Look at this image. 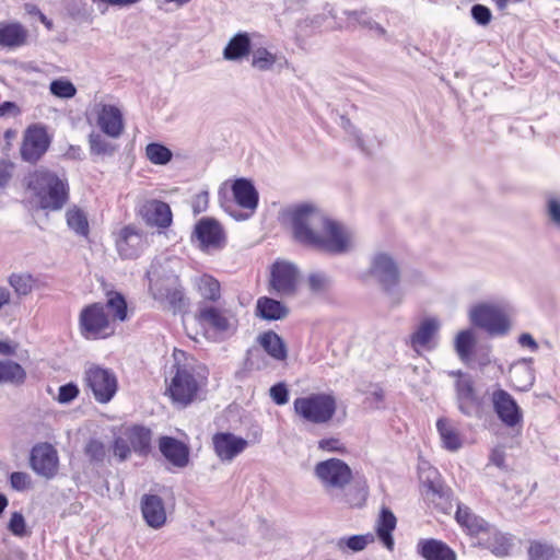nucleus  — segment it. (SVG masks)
Here are the masks:
<instances>
[{
    "label": "nucleus",
    "mask_w": 560,
    "mask_h": 560,
    "mask_svg": "<svg viewBox=\"0 0 560 560\" xmlns=\"http://www.w3.org/2000/svg\"><path fill=\"white\" fill-rule=\"evenodd\" d=\"M284 218L294 238L308 247L332 255H341L354 246L353 233L343 224L329 219L316 205L302 202L288 207Z\"/></svg>",
    "instance_id": "nucleus-1"
},
{
    "label": "nucleus",
    "mask_w": 560,
    "mask_h": 560,
    "mask_svg": "<svg viewBox=\"0 0 560 560\" xmlns=\"http://www.w3.org/2000/svg\"><path fill=\"white\" fill-rule=\"evenodd\" d=\"M314 476L324 492L332 500L345 502L349 506H361L365 500V491L359 490L354 498H346L345 493L352 480V470L339 458L318 462L314 466Z\"/></svg>",
    "instance_id": "nucleus-2"
},
{
    "label": "nucleus",
    "mask_w": 560,
    "mask_h": 560,
    "mask_svg": "<svg viewBox=\"0 0 560 560\" xmlns=\"http://www.w3.org/2000/svg\"><path fill=\"white\" fill-rule=\"evenodd\" d=\"M26 186L38 199L43 209L60 210L69 198L67 178L46 168L30 173L26 177Z\"/></svg>",
    "instance_id": "nucleus-3"
},
{
    "label": "nucleus",
    "mask_w": 560,
    "mask_h": 560,
    "mask_svg": "<svg viewBox=\"0 0 560 560\" xmlns=\"http://www.w3.org/2000/svg\"><path fill=\"white\" fill-rule=\"evenodd\" d=\"M370 275L380 284L390 306H398L405 298V289L400 285V270L394 257L386 252H377L371 257Z\"/></svg>",
    "instance_id": "nucleus-4"
},
{
    "label": "nucleus",
    "mask_w": 560,
    "mask_h": 560,
    "mask_svg": "<svg viewBox=\"0 0 560 560\" xmlns=\"http://www.w3.org/2000/svg\"><path fill=\"white\" fill-rule=\"evenodd\" d=\"M202 371L203 369L194 362L176 365L175 374L167 387L174 402L187 406L195 399L199 387L206 380Z\"/></svg>",
    "instance_id": "nucleus-5"
},
{
    "label": "nucleus",
    "mask_w": 560,
    "mask_h": 560,
    "mask_svg": "<svg viewBox=\"0 0 560 560\" xmlns=\"http://www.w3.org/2000/svg\"><path fill=\"white\" fill-rule=\"evenodd\" d=\"M293 409L295 415L305 422L326 424L335 416L337 402L329 394L315 393L295 398Z\"/></svg>",
    "instance_id": "nucleus-6"
},
{
    "label": "nucleus",
    "mask_w": 560,
    "mask_h": 560,
    "mask_svg": "<svg viewBox=\"0 0 560 560\" xmlns=\"http://www.w3.org/2000/svg\"><path fill=\"white\" fill-rule=\"evenodd\" d=\"M79 327L88 340L105 339L115 332V325L102 303H93L81 311Z\"/></svg>",
    "instance_id": "nucleus-7"
},
{
    "label": "nucleus",
    "mask_w": 560,
    "mask_h": 560,
    "mask_svg": "<svg viewBox=\"0 0 560 560\" xmlns=\"http://www.w3.org/2000/svg\"><path fill=\"white\" fill-rule=\"evenodd\" d=\"M83 381L100 404L109 402L117 393L118 381L115 373L106 368L91 363L85 368Z\"/></svg>",
    "instance_id": "nucleus-8"
},
{
    "label": "nucleus",
    "mask_w": 560,
    "mask_h": 560,
    "mask_svg": "<svg viewBox=\"0 0 560 560\" xmlns=\"http://www.w3.org/2000/svg\"><path fill=\"white\" fill-rule=\"evenodd\" d=\"M472 325L482 328L491 336H503L510 330V320L502 307L495 304L481 303L469 311Z\"/></svg>",
    "instance_id": "nucleus-9"
},
{
    "label": "nucleus",
    "mask_w": 560,
    "mask_h": 560,
    "mask_svg": "<svg viewBox=\"0 0 560 560\" xmlns=\"http://www.w3.org/2000/svg\"><path fill=\"white\" fill-rule=\"evenodd\" d=\"M492 408L502 424L512 430H521L524 423V413L514 397L501 387H497L490 395Z\"/></svg>",
    "instance_id": "nucleus-10"
},
{
    "label": "nucleus",
    "mask_w": 560,
    "mask_h": 560,
    "mask_svg": "<svg viewBox=\"0 0 560 560\" xmlns=\"http://www.w3.org/2000/svg\"><path fill=\"white\" fill-rule=\"evenodd\" d=\"M232 192L236 205L245 210H249V213L243 214L234 212L232 210L233 205L220 197L221 206L236 220L248 219L256 210L259 199L258 192L253 183L246 178H238L232 185Z\"/></svg>",
    "instance_id": "nucleus-11"
},
{
    "label": "nucleus",
    "mask_w": 560,
    "mask_h": 560,
    "mask_svg": "<svg viewBox=\"0 0 560 560\" xmlns=\"http://www.w3.org/2000/svg\"><path fill=\"white\" fill-rule=\"evenodd\" d=\"M50 138L46 127L33 124L26 128L20 148L21 158L25 162L36 163L48 150Z\"/></svg>",
    "instance_id": "nucleus-12"
},
{
    "label": "nucleus",
    "mask_w": 560,
    "mask_h": 560,
    "mask_svg": "<svg viewBox=\"0 0 560 560\" xmlns=\"http://www.w3.org/2000/svg\"><path fill=\"white\" fill-rule=\"evenodd\" d=\"M298 267L287 260H277L270 269L269 284L280 295H291L296 291L299 282Z\"/></svg>",
    "instance_id": "nucleus-13"
},
{
    "label": "nucleus",
    "mask_w": 560,
    "mask_h": 560,
    "mask_svg": "<svg viewBox=\"0 0 560 560\" xmlns=\"http://www.w3.org/2000/svg\"><path fill=\"white\" fill-rule=\"evenodd\" d=\"M30 464L38 476L51 479L59 468L58 452L49 443H38L31 451Z\"/></svg>",
    "instance_id": "nucleus-14"
},
{
    "label": "nucleus",
    "mask_w": 560,
    "mask_h": 560,
    "mask_svg": "<svg viewBox=\"0 0 560 560\" xmlns=\"http://www.w3.org/2000/svg\"><path fill=\"white\" fill-rule=\"evenodd\" d=\"M439 330L440 322L436 318H424L406 340V345L419 355L425 351H431L436 347Z\"/></svg>",
    "instance_id": "nucleus-15"
},
{
    "label": "nucleus",
    "mask_w": 560,
    "mask_h": 560,
    "mask_svg": "<svg viewBox=\"0 0 560 560\" xmlns=\"http://www.w3.org/2000/svg\"><path fill=\"white\" fill-rule=\"evenodd\" d=\"M149 245L148 237L132 225L122 228L116 237V248L124 259H135Z\"/></svg>",
    "instance_id": "nucleus-16"
},
{
    "label": "nucleus",
    "mask_w": 560,
    "mask_h": 560,
    "mask_svg": "<svg viewBox=\"0 0 560 560\" xmlns=\"http://www.w3.org/2000/svg\"><path fill=\"white\" fill-rule=\"evenodd\" d=\"M199 246L203 252L212 253L220 250L225 245V235L220 223L213 219H202L194 232Z\"/></svg>",
    "instance_id": "nucleus-17"
},
{
    "label": "nucleus",
    "mask_w": 560,
    "mask_h": 560,
    "mask_svg": "<svg viewBox=\"0 0 560 560\" xmlns=\"http://www.w3.org/2000/svg\"><path fill=\"white\" fill-rule=\"evenodd\" d=\"M96 124L100 129L110 138H118L124 131L121 110L110 104H97L94 107Z\"/></svg>",
    "instance_id": "nucleus-18"
},
{
    "label": "nucleus",
    "mask_w": 560,
    "mask_h": 560,
    "mask_svg": "<svg viewBox=\"0 0 560 560\" xmlns=\"http://www.w3.org/2000/svg\"><path fill=\"white\" fill-rule=\"evenodd\" d=\"M142 517L147 525L160 529L166 524V509L164 501L156 494H143L140 501Z\"/></svg>",
    "instance_id": "nucleus-19"
},
{
    "label": "nucleus",
    "mask_w": 560,
    "mask_h": 560,
    "mask_svg": "<svg viewBox=\"0 0 560 560\" xmlns=\"http://www.w3.org/2000/svg\"><path fill=\"white\" fill-rule=\"evenodd\" d=\"M217 456L222 462H232L247 446V441L232 433H217L212 438Z\"/></svg>",
    "instance_id": "nucleus-20"
},
{
    "label": "nucleus",
    "mask_w": 560,
    "mask_h": 560,
    "mask_svg": "<svg viewBox=\"0 0 560 560\" xmlns=\"http://www.w3.org/2000/svg\"><path fill=\"white\" fill-rule=\"evenodd\" d=\"M198 319L202 325L210 326L218 331H230L235 327L233 315L226 310L214 306H201Z\"/></svg>",
    "instance_id": "nucleus-21"
},
{
    "label": "nucleus",
    "mask_w": 560,
    "mask_h": 560,
    "mask_svg": "<svg viewBox=\"0 0 560 560\" xmlns=\"http://www.w3.org/2000/svg\"><path fill=\"white\" fill-rule=\"evenodd\" d=\"M143 220L153 226L167 228L172 223V211L167 203L160 200H148L140 209Z\"/></svg>",
    "instance_id": "nucleus-22"
},
{
    "label": "nucleus",
    "mask_w": 560,
    "mask_h": 560,
    "mask_svg": "<svg viewBox=\"0 0 560 560\" xmlns=\"http://www.w3.org/2000/svg\"><path fill=\"white\" fill-rule=\"evenodd\" d=\"M159 447L163 456L174 466L184 468L189 462V448L183 442L171 438L162 436Z\"/></svg>",
    "instance_id": "nucleus-23"
},
{
    "label": "nucleus",
    "mask_w": 560,
    "mask_h": 560,
    "mask_svg": "<svg viewBox=\"0 0 560 560\" xmlns=\"http://www.w3.org/2000/svg\"><path fill=\"white\" fill-rule=\"evenodd\" d=\"M340 127L346 131L355 145L366 154H372L382 144V141L376 136L363 133L346 116L340 117Z\"/></svg>",
    "instance_id": "nucleus-24"
},
{
    "label": "nucleus",
    "mask_w": 560,
    "mask_h": 560,
    "mask_svg": "<svg viewBox=\"0 0 560 560\" xmlns=\"http://www.w3.org/2000/svg\"><path fill=\"white\" fill-rule=\"evenodd\" d=\"M397 518L388 508H382L375 521V535L383 546L392 551L395 546L393 532L396 528Z\"/></svg>",
    "instance_id": "nucleus-25"
},
{
    "label": "nucleus",
    "mask_w": 560,
    "mask_h": 560,
    "mask_svg": "<svg viewBox=\"0 0 560 560\" xmlns=\"http://www.w3.org/2000/svg\"><path fill=\"white\" fill-rule=\"evenodd\" d=\"M532 359H523L515 362L510 369V381L514 389L520 392L529 390L535 382V374L532 368Z\"/></svg>",
    "instance_id": "nucleus-26"
},
{
    "label": "nucleus",
    "mask_w": 560,
    "mask_h": 560,
    "mask_svg": "<svg viewBox=\"0 0 560 560\" xmlns=\"http://www.w3.org/2000/svg\"><path fill=\"white\" fill-rule=\"evenodd\" d=\"M27 30L18 22L0 23V47L15 49L25 45L27 40Z\"/></svg>",
    "instance_id": "nucleus-27"
},
{
    "label": "nucleus",
    "mask_w": 560,
    "mask_h": 560,
    "mask_svg": "<svg viewBox=\"0 0 560 560\" xmlns=\"http://www.w3.org/2000/svg\"><path fill=\"white\" fill-rule=\"evenodd\" d=\"M418 550L425 560H456L455 552L441 540L422 539L418 542Z\"/></svg>",
    "instance_id": "nucleus-28"
},
{
    "label": "nucleus",
    "mask_w": 560,
    "mask_h": 560,
    "mask_svg": "<svg viewBox=\"0 0 560 560\" xmlns=\"http://www.w3.org/2000/svg\"><path fill=\"white\" fill-rule=\"evenodd\" d=\"M250 52V37L245 32L235 34L223 49V58L229 61H237L247 57Z\"/></svg>",
    "instance_id": "nucleus-29"
},
{
    "label": "nucleus",
    "mask_w": 560,
    "mask_h": 560,
    "mask_svg": "<svg viewBox=\"0 0 560 560\" xmlns=\"http://www.w3.org/2000/svg\"><path fill=\"white\" fill-rule=\"evenodd\" d=\"M289 313L288 307L275 299L261 296L256 303V315L266 320H279Z\"/></svg>",
    "instance_id": "nucleus-30"
},
{
    "label": "nucleus",
    "mask_w": 560,
    "mask_h": 560,
    "mask_svg": "<svg viewBox=\"0 0 560 560\" xmlns=\"http://www.w3.org/2000/svg\"><path fill=\"white\" fill-rule=\"evenodd\" d=\"M455 517L458 524L470 535H478L489 529V524L483 518L474 514L470 509L465 505L457 506Z\"/></svg>",
    "instance_id": "nucleus-31"
},
{
    "label": "nucleus",
    "mask_w": 560,
    "mask_h": 560,
    "mask_svg": "<svg viewBox=\"0 0 560 560\" xmlns=\"http://www.w3.org/2000/svg\"><path fill=\"white\" fill-rule=\"evenodd\" d=\"M436 429L444 448L455 452L462 447L463 443L458 430L448 419L440 418L436 421Z\"/></svg>",
    "instance_id": "nucleus-32"
},
{
    "label": "nucleus",
    "mask_w": 560,
    "mask_h": 560,
    "mask_svg": "<svg viewBox=\"0 0 560 560\" xmlns=\"http://www.w3.org/2000/svg\"><path fill=\"white\" fill-rule=\"evenodd\" d=\"M132 450L139 454H147L151 446V430L142 425H133L126 430Z\"/></svg>",
    "instance_id": "nucleus-33"
},
{
    "label": "nucleus",
    "mask_w": 560,
    "mask_h": 560,
    "mask_svg": "<svg viewBox=\"0 0 560 560\" xmlns=\"http://www.w3.org/2000/svg\"><path fill=\"white\" fill-rule=\"evenodd\" d=\"M259 345L273 359L282 361L287 358V347L281 337L275 331H267L259 336Z\"/></svg>",
    "instance_id": "nucleus-34"
},
{
    "label": "nucleus",
    "mask_w": 560,
    "mask_h": 560,
    "mask_svg": "<svg viewBox=\"0 0 560 560\" xmlns=\"http://www.w3.org/2000/svg\"><path fill=\"white\" fill-rule=\"evenodd\" d=\"M171 291L168 293L158 292L156 300L166 303L174 312L180 311L185 307V296L183 288L178 278L171 279Z\"/></svg>",
    "instance_id": "nucleus-35"
},
{
    "label": "nucleus",
    "mask_w": 560,
    "mask_h": 560,
    "mask_svg": "<svg viewBox=\"0 0 560 560\" xmlns=\"http://www.w3.org/2000/svg\"><path fill=\"white\" fill-rule=\"evenodd\" d=\"M37 280L28 272H12L8 283L19 298L30 295L36 287Z\"/></svg>",
    "instance_id": "nucleus-36"
},
{
    "label": "nucleus",
    "mask_w": 560,
    "mask_h": 560,
    "mask_svg": "<svg viewBox=\"0 0 560 560\" xmlns=\"http://www.w3.org/2000/svg\"><path fill=\"white\" fill-rule=\"evenodd\" d=\"M194 285L205 300L215 302L221 296L220 283L210 275L196 277Z\"/></svg>",
    "instance_id": "nucleus-37"
},
{
    "label": "nucleus",
    "mask_w": 560,
    "mask_h": 560,
    "mask_svg": "<svg viewBox=\"0 0 560 560\" xmlns=\"http://www.w3.org/2000/svg\"><path fill=\"white\" fill-rule=\"evenodd\" d=\"M147 275L150 281V292L155 300L158 292L168 293L171 291L168 288H171L170 283L172 278H178L174 273L162 276L158 262L151 265Z\"/></svg>",
    "instance_id": "nucleus-38"
},
{
    "label": "nucleus",
    "mask_w": 560,
    "mask_h": 560,
    "mask_svg": "<svg viewBox=\"0 0 560 560\" xmlns=\"http://www.w3.org/2000/svg\"><path fill=\"white\" fill-rule=\"evenodd\" d=\"M26 378L24 369L11 360L0 361V384H22Z\"/></svg>",
    "instance_id": "nucleus-39"
},
{
    "label": "nucleus",
    "mask_w": 560,
    "mask_h": 560,
    "mask_svg": "<svg viewBox=\"0 0 560 560\" xmlns=\"http://www.w3.org/2000/svg\"><path fill=\"white\" fill-rule=\"evenodd\" d=\"M104 306L109 311V317L114 324L116 320L125 322L127 319V302L121 293L108 292Z\"/></svg>",
    "instance_id": "nucleus-40"
},
{
    "label": "nucleus",
    "mask_w": 560,
    "mask_h": 560,
    "mask_svg": "<svg viewBox=\"0 0 560 560\" xmlns=\"http://www.w3.org/2000/svg\"><path fill=\"white\" fill-rule=\"evenodd\" d=\"M475 341V334L471 329L462 330L456 335L454 348L462 361L468 362L471 359Z\"/></svg>",
    "instance_id": "nucleus-41"
},
{
    "label": "nucleus",
    "mask_w": 560,
    "mask_h": 560,
    "mask_svg": "<svg viewBox=\"0 0 560 560\" xmlns=\"http://www.w3.org/2000/svg\"><path fill=\"white\" fill-rule=\"evenodd\" d=\"M375 535L373 533H366L363 535H353L349 537H342L338 540V547L340 549H349L353 552L364 550L369 545L374 542Z\"/></svg>",
    "instance_id": "nucleus-42"
},
{
    "label": "nucleus",
    "mask_w": 560,
    "mask_h": 560,
    "mask_svg": "<svg viewBox=\"0 0 560 560\" xmlns=\"http://www.w3.org/2000/svg\"><path fill=\"white\" fill-rule=\"evenodd\" d=\"M67 223L68 226L74 231L78 235L88 236L89 234V222L85 213L77 207H73L67 211Z\"/></svg>",
    "instance_id": "nucleus-43"
},
{
    "label": "nucleus",
    "mask_w": 560,
    "mask_h": 560,
    "mask_svg": "<svg viewBox=\"0 0 560 560\" xmlns=\"http://www.w3.org/2000/svg\"><path fill=\"white\" fill-rule=\"evenodd\" d=\"M345 15L353 24H359L362 27L373 30L381 36L386 34L385 28L368 16V12L365 10L345 11Z\"/></svg>",
    "instance_id": "nucleus-44"
},
{
    "label": "nucleus",
    "mask_w": 560,
    "mask_h": 560,
    "mask_svg": "<svg viewBox=\"0 0 560 560\" xmlns=\"http://www.w3.org/2000/svg\"><path fill=\"white\" fill-rule=\"evenodd\" d=\"M145 156L154 165H165L172 160L173 153L167 147L152 142L145 147Z\"/></svg>",
    "instance_id": "nucleus-45"
},
{
    "label": "nucleus",
    "mask_w": 560,
    "mask_h": 560,
    "mask_svg": "<svg viewBox=\"0 0 560 560\" xmlns=\"http://www.w3.org/2000/svg\"><path fill=\"white\" fill-rule=\"evenodd\" d=\"M277 62V56L267 48L259 47L253 51L252 67L259 71H269Z\"/></svg>",
    "instance_id": "nucleus-46"
},
{
    "label": "nucleus",
    "mask_w": 560,
    "mask_h": 560,
    "mask_svg": "<svg viewBox=\"0 0 560 560\" xmlns=\"http://www.w3.org/2000/svg\"><path fill=\"white\" fill-rule=\"evenodd\" d=\"M90 151L94 155H113L115 145L98 132H92L89 136Z\"/></svg>",
    "instance_id": "nucleus-47"
},
{
    "label": "nucleus",
    "mask_w": 560,
    "mask_h": 560,
    "mask_svg": "<svg viewBox=\"0 0 560 560\" xmlns=\"http://www.w3.org/2000/svg\"><path fill=\"white\" fill-rule=\"evenodd\" d=\"M530 560H552L557 557V550L548 544L534 541L528 549Z\"/></svg>",
    "instance_id": "nucleus-48"
},
{
    "label": "nucleus",
    "mask_w": 560,
    "mask_h": 560,
    "mask_svg": "<svg viewBox=\"0 0 560 560\" xmlns=\"http://www.w3.org/2000/svg\"><path fill=\"white\" fill-rule=\"evenodd\" d=\"M453 375L457 376L456 380V395L457 399H474L475 390L472 386V382L469 377L465 376L462 372L452 373Z\"/></svg>",
    "instance_id": "nucleus-49"
},
{
    "label": "nucleus",
    "mask_w": 560,
    "mask_h": 560,
    "mask_svg": "<svg viewBox=\"0 0 560 560\" xmlns=\"http://www.w3.org/2000/svg\"><path fill=\"white\" fill-rule=\"evenodd\" d=\"M330 278L324 272H313L308 276L307 283L313 293H323L330 287Z\"/></svg>",
    "instance_id": "nucleus-50"
},
{
    "label": "nucleus",
    "mask_w": 560,
    "mask_h": 560,
    "mask_svg": "<svg viewBox=\"0 0 560 560\" xmlns=\"http://www.w3.org/2000/svg\"><path fill=\"white\" fill-rule=\"evenodd\" d=\"M50 92L61 98H71L75 95L77 89L70 81L55 80L50 83Z\"/></svg>",
    "instance_id": "nucleus-51"
},
{
    "label": "nucleus",
    "mask_w": 560,
    "mask_h": 560,
    "mask_svg": "<svg viewBox=\"0 0 560 560\" xmlns=\"http://www.w3.org/2000/svg\"><path fill=\"white\" fill-rule=\"evenodd\" d=\"M9 530L18 537H23L27 534L25 518L22 513L14 512L8 524Z\"/></svg>",
    "instance_id": "nucleus-52"
},
{
    "label": "nucleus",
    "mask_w": 560,
    "mask_h": 560,
    "mask_svg": "<svg viewBox=\"0 0 560 560\" xmlns=\"http://www.w3.org/2000/svg\"><path fill=\"white\" fill-rule=\"evenodd\" d=\"M317 447H318V450H320L323 452H328V453L342 454L346 452V446L341 442V440L338 438H334V436L319 440L317 443Z\"/></svg>",
    "instance_id": "nucleus-53"
},
{
    "label": "nucleus",
    "mask_w": 560,
    "mask_h": 560,
    "mask_svg": "<svg viewBox=\"0 0 560 560\" xmlns=\"http://www.w3.org/2000/svg\"><path fill=\"white\" fill-rule=\"evenodd\" d=\"M85 454L93 462H103L106 455L105 445L97 440H91L85 446Z\"/></svg>",
    "instance_id": "nucleus-54"
},
{
    "label": "nucleus",
    "mask_w": 560,
    "mask_h": 560,
    "mask_svg": "<svg viewBox=\"0 0 560 560\" xmlns=\"http://www.w3.org/2000/svg\"><path fill=\"white\" fill-rule=\"evenodd\" d=\"M511 544L509 541V538H506L502 534H494L493 535V542L489 541V548L491 551L497 556H505L509 553Z\"/></svg>",
    "instance_id": "nucleus-55"
},
{
    "label": "nucleus",
    "mask_w": 560,
    "mask_h": 560,
    "mask_svg": "<svg viewBox=\"0 0 560 560\" xmlns=\"http://www.w3.org/2000/svg\"><path fill=\"white\" fill-rule=\"evenodd\" d=\"M470 12L475 22L482 26L488 25L492 19L490 9L483 4L472 5Z\"/></svg>",
    "instance_id": "nucleus-56"
},
{
    "label": "nucleus",
    "mask_w": 560,
    "mask_h": 560,
    "mask_svg": "<svg viewBox=\"0 0 560 560\" xmlns=\"http://www.w3.org/2000/svg\"><path fill=\"white\" fill-rule=\"evenodd\" d=\"M11 487L16 491H24L31 488V477L28 474L23 471L12 472L10 476Z\"/></svg>",
    "instance_id": "nucleus-57"
},
{
    "label": "nucleus",
    "mask_w": 560,
    "mask_h": 560,
    "mask_svg": "<svg viewBox=\"0 0 560 560\" xmlns=\"http://www.w3.org/2000/svg\"><path fill=\"white\" fill-rule=\"evenodd\" d=\"M79 395V388L75 384L69 383L59 387L57 400L60 404H69Z\"/></svg>",
    "instance_id": "nucleus-58"
},
{
    "label": "nucleus",
    "mask_w": 560,
    "mask_h": 560,
    "mask_svg": "<svg viewBox=\"0 0 560 560\" xmlns=\"http://www.w3.org/2000/svg\"><path fill=\"white\" fill-rule=\"evenodd\" d=\"M269 393L273 402L279 406L285 405L289 400V390L284 383H278L271 386Z\"/></svg>",
    "instance_id": "nucleus-59"
},
{
    "label": "nucleus",
    "mask_w": 560,
    "mask_h": 560,
    "mask_svg": "<svg viewBox=\"0 0 560 560\" xmlns=\"http://www.w3.org/2000/svg\"><path fill=\"white\" fill-rule=\"evenodd\" d=\"M547 214L549 221L560 231V200L550 197L547 202Z\"/></svg>",
    "instance_id": "nucleus-60"
},
{
    "label": "nucleus",
    "mask_w": 560,
    "mask_h": 560,
    "mask_svg": "<svg viewBox=\"0 0 560 560\" xmlns=\"http://www.w3.org/2000/svg\"><path fill=\"white\" fill-rule=\"evenodd\" d=\"M130 442L127 436H118L115 439L113 452L120 460H125L130 455Z\"/></svg>",
    "instance_id": "nucleus-61"
},
{
    "label": "nucleus",
    "mask_w": 560,
    "mask_h": 560,
    "mask_svg": "<svg viewBox=\"0 0 560 560\" xmlns=\"http://www.w3.org/2000/svg\"><path fill=\"white\" fill-rule=\"evenodd\" d=\"M14 164L8 160H0V190L5 188L12 178Z\"/></svg>",
    "instance_id": "nucleus-62"
},
{
    "label": "nucleus",
    "mask_w": 560,
    "mask_h": 560,
    "mask_svg": "<svg viewBox=\"0 0 560 560\" xmlns=\"http://www.w3.org/2000/svg\"><path fill=\"white\" fill-rule=\"evenodd\" d=\"M209 202V194L207 191H201L195 196L192 208L195 213H200L206 211Z\"/></svg>",
    "instance_id": "nucleus-63"
},
{
    "label": "nucleus",
    "mask_w": 560,
    "mask_h": 560,
    "mask_svg": "<svg viewBox=\"0 0 560 560\" xmlns=\"http://www.w3.org/2000/svg\"><path fill=\"white\" fill-rule=\"evenodd\" d=\"M457 402H458V409L465 416L471 417L477 410L476 398H474V399H457Z\"/></svg>",
    "instance_id": "nucleus-64"
}]
</instances>
